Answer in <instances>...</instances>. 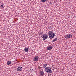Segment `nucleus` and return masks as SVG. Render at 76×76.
Masks as SVG:
<instances>
[{
	"label": "nucleus",
	"mask_w": 76,
	"mask_h": 76,
	"mask_svg": "<svg viewBox=\"0 0 76 76\" xmlns=\"http://www.w3.org/2000/svg\"><path fill=\"white\" fill-rule=\"evenodd\" d=\"M48 34L49 35V38L50 39H52V38H54V36L56 35L52 31H50L48 32Z\"/></svg>",
	"instance_id": "1"
},
{
	"label": "nucleus",
	"mask_w": 76,
	"mask_h": 76,
	"mask_svg": "<svg viewBox=\"0 0 76 76\" xmlns=\"http://www.w3.org/2000/svg\"><path fill=\"white\" fill-rule=\"evenodd\" d=\"M45 70L46 73H52L51 68L48 66L45 68Z\"/></svg>",
	"instance_id": "2"
},
{
	"label": "nucleus",
	"mask_w": 76,
	"mask_h": 76,
	"mask_svg": "<svg viewBox=\"0 0 76 76\" xmlns=\"http://www.w3.org/2000/svg\"><path fill=\"white\" fill-rule=\"evenodd\" d=\"M42 38H43V40H45L48 38V35L46 34H43L42 36Z\"/></svg>",
	"instance_id": "3"
},
{
	"label": "nucleus",
	"mask_w": 76,
	"mask_h": 76,
	"mask_svg": "<svg viewBox=\"0 0 76 76\" xmlns=\"http://www.w3.org/2000/svg\"><path fill=\"white\" fill-rule=\"evenodd\" d=\"M39 60V57L38 56H36L34 57L33 58V61H36L37 62Z\"/></svg>",
	"instance_id": "4"
},
{
	"label": "nucleus",
	"mask_w": 76,
	"mask_h": 76,
	"mask_svg": "<svg viewBox=\"0 0 76 76\" xmlns=\"http://www.w3.org/2000/svg\"><path fill=\"white\" fill-rule=\"evenodd\" d=\"M72 37V34H68V35H67L65 36V38L68 39V38H71Z\"/></svg>",
	"instance_id": "5"
},
{
	"label": "nucleus",
	"mask_w": 76,
	"mask_h": 76,
	"mask_svg": "<svg viewBox=\"0 0 76 76\" xmlns=\"http://www.w3.org/2000/svg\"><path fill=\"white\" fill-rule=\"evenodd\" d=\"M17 70L18 72H20L22 70V67L21 66H19L18 67L17 69Z\"/></svg>",
	"instance_id": "6"
},
{
	"label": "nucleus",
	"mask_w": 76,
	"mask_h": 76,
	"mask_svg": "<svg viewBox=\"0 0 76 76\" xmlns=\"http://www.w3.org/2000/svg\"><path fill=\"white\" fill-rule=\"evenodd\" d=\"M53 49V46H52L49 45L47 48L48 50H50Z\"/></svg>",
	"instance_id": "7"
},
{
	"label": "nucleus",
	"mask_w": 76,
	"mask_h": 76,
	"mask_svg": "<svg viewBox=\"0 0 76 76\" xmlns=\"http://www.w3.org/2000/svg\"><path fill=\"white\" fill-rule=\"evenodd\" d=\"M39 74L40 76H43L44 75V72L42 71H40L39 72Z\"/></svg>",
	"instance_id": "8"
},
{
	"label": "nucleus",
	"mask_w": 76,
	"mask_h": 76,
	"mask_svg": "<svg viewBox=\"0 0 76 76\" xmlns=\"http://www.w3.org/2000/svg\"><path fill=\"white\" fill-rule=\"evenodd\" d=\"M47 64H44L43 65V67L44 69L45 68H46V67H47Z\"/></svg>",
	"instance_id": "9"
},
{
	"label": "nucleus",
	"mask_w": 76,
	"mask_h": 76,
	"mask_svg": "<svg viewBox=\"0 0 76 76\" xmlns=\"http://www.w3.org/2000/svg\"><path fill=\"white\" fill-rule=\"evenodd\" d=\"M24 51L25 52H28V51H29V49L28 48H25L24 49Z\"/></svg>",
	"instance_id": "10"
},
{
	"label": "nucleus",
	"mask_w": 76,
	"mask_h": 76,
	"mask_svg": "<svg viewBox=\"0 0 76 76\" xmlns=\"http://www.w3.org/2000/svg\"><path fill=\"white\" fill-rule=\"evenodd\" d=\"M11 64V61H9L7 62V65H9V64Z\"/></svg>",
	"instance_id": "11"
},
{
	"label": "nucleus",
	"mask_w": 76,
	"mask_h": 76,
	"mask_svg": "<svg viewBox=\"0 0 76 76\" xmlns=\"http://www.w3.org/2000/svg\"><path fill=\"white\" fill-rule=\"evenodd\" d=\"M57 41V38H56L55 39H54L53 41L52 42H55Z\"/></svg>",
	"instance_id": "12"
},
{
	"label": "nucleus",
	"mask_w": 76,
	"mask_h": 76,
	"mask_svg": "<svg viewBox=\"0 0 76 76\" xmlns=\"http://www.w3.org/2000/svg\"><path fill=\"white\" fill-rule=\"evenodd\" d=\"M46 0H41L42 2H45L46 1Z\"/></svg>",
	"instance_id": "13"
},
{
	"label": "nucleus",
	"mask_w": 76,
	"mask_h": 76,
	"mask_svg": "<svg viewBox=\"0 0 76 76\" xmlns=\"http://www.w3.org/2000/svg\"><path fill=\"white\" fill-rule=\"evenodd\" d=\"M0 7H2L3 8V5H1L0 6Z\"/></svg>",
	"instance_id": "14"
},
{
	"label": "nucleus",
	"mask_w": 76,
	"mask_h": 76,
	"mask_svg": "<svg viewBox=\"0 0 76 76\" xmlns=\"http://www.w3.org/2000/svg\"><path fill=\"white\" fill-rule=\"evenodd\" d=\"M50 28H51V26H50Z\"/></svg>",
	"instance_id": "15"
},
{
	"label": "nucleus",
	"mask_w": 76,
	"mask_h": 76,
	"mask_svg": "<svg viewBox=\"0 0 76 76\" xmlns=\"http://www.w3.org/2000/svg\"><path fill=\"white\" fill-rule=\"evenodd\" d=\"M32 70H33V69H32Z\"/></svg>",
	"instance_id": "16"
},
{
	"label": "nucleus",
	"mask_w": 76,
	"mask_h": 76,
	"mask_svg": "<svg viewBox=\"0 0 76 76\" xmlns=\"http://www.w3.org/2000/svg\"><path fill=\"white\" fill-rule=\"evenodd\" d=\"M49 29H50V28H49Z\"/></svg>",
	"instance_id": "17"
}]
</instances>
